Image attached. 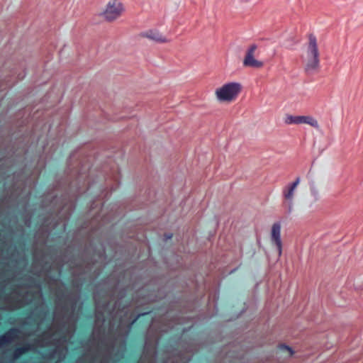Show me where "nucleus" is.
Here are the masks:
<instances>
[{
    "label": "nucleus",
    "instance_id": "nucleus-16",
    "mask_svg": "<svg viewBox=\"0 0 363 363\" xmlns=\"http://www.w3.org/2000/svg\"><path fill=\"white\" fill-rule=\"evenodd\" d=\"M171 238H172V235H169V236H167V238H168V239H170Z\"/></svg>",
    "mask_w": 363,
    "mask_h": 363
},
{
    "label": "nucleus",
    "instance_id": "nucleus-7",
    "mask_svg": "<svg viewBox=\"0 0 363 363\" xmlns=\"http://www.w3.org/2000/svg\"><path fill=\"white\" fill-rule=\"evenodd\" d=\"M284 121L287 125L308 124L315 128H318L319 126L317 120L311 116H292L287 114Z\"/></svg>",
    "mask_w": 363,
    "mask_h": 363
},
{
    "label": "nucleus",
    "instance_id": "nucleus-2",
    "mask_svg": "<svg viewBox=\"0 0 363 363\" xmlns=\"http://www.w3.org/2000/svg\"><path fill=\"white\" fill-rule=\"evenodd\" d=\"M77 300L75 296H65L59 298L54 314V323L34 343L38 347L49 348L48 352L43 353L44 357L57 363L62 361L67 352V343L74 330L77 316L75 309Z\"/></svg>",
    "mask_w": 363,
    "mask_h": 363
},
{
    "label": "nucleus",
    "instance_id": "nucleus-13",
    "mask_svg": "<svg viewBox=\"0 0 363 363\" xmlns=\"http://www.w3.org/2000/svg\"><path fill=\"white\" fill-rule=\"evenodd\" d=\"M294 354V351L292 349L286 346L285 345H280L277 349L276 350L275 354L276 356L283 355L284 358H289Z\"/></svg>",
    "mask_w": 363,
    "mask_h": 363
},
{
    "label": "nucleus",
    "instance_id": "nucleus-4",
    "mask_svg": "<svg viewBox=\"0 0 363 363\" xmlns=\"http://www.w3.org/2000/svg\"><path fill=\"white\" fill-rule=\"evenodd\" d=\"M319 55L316 37L313 34H310L305 60V71L308 74H313L318 72L320 68Z\"/></svg>",
    "mask_w": 363,
    "mask_h": 363
},
{
    "label": "nucleus",
    "instance_id": "nucleus-9",
    "mask_svg": "<svg viewBox=\"0 0 363 363\" xmlns=\"http://www.w3.org/2000/svg\"><path fill=\"white\" fill-rule=\"evenodd\" d=\"M257 50V45L252 44L249 46L245 52L243 60V65L247 67L260 68L263 66V62L255 58V53Z\"/></svg>",
    "mask_w": 363,
    "mask_h": 363
},
{
    "label": "nucleus",
    "instance_id": "nucleus-12",
    "mask_svg": "<svg viewBox=\"0 0 363 363\" xmlns=\"http://www.w3.org/2000/svg\"><path fill=\"white\" fill-rule=\"evenodd\" d=\"M35 348L34 344H27L23 347H20L16 348L12 355V359L13 361L17 360L20 358L23 354L26 353L28 351H33Z\"/></svg>",
    "mask_w": 363,
    "mask_h": 363
},
{
    "label": "nucleus",
    "instance_id": "nucleus-5",
    "mask_svg": "<svg viewBox=\"0 0 363 363\" xmlns=\"http://www.w3.org/2000/svg\"><path fill=\"white\" fill-rule=\"evenodd\" d=\"M242 86L238 82L225 84L216 90V95L220 101L230 102L235 100L241 91Z\"/></svg>",
    "mask_w": 363,
    "mask_h": 363
},
{
    "label": "nucleus",
    "instance_id": "nucleus-14",
    "mask_svg": "<svg viewBox=\"0 0 363 363\" xmlns=\"http://www.w3.org/2000/svg\"><path fill=\"white\" fill-rule=\"evenodd\" d=\"M16 337V332L10 330L6 334L0 336V347L12 342Z\"/></svg>",
    "mask_w": 363,
    "mask_h": 363
},
{
    "label": "nucleus",
    "instance_id": "nucleus-3",
    "mask_svg": "<svg viewBox=\"0 0 363 363\" xmlns=\"http://www.w3.org/2000/svg\"><path fill=\"white\" fill-rule=\"evenodd\" d=\"M41 293L39 286L33 289H27L24 287H16L9 294L6 296L5 306L4 308L6 310H15L21 308L24 305L30 303L34 299H40Z\"/></svg>",
    "mask_w": 363,
    "mask_h": 363
},
{
    "label": "nucleus",
    "instance_id": "nucleus-11",
    "mask_svg": "<svg viewBox=\"0 0 363 363\" xmlns=\"http://www.w3.org/2000/svg\"><path fill=\"white\" fill-rule=\"evenodd\" d=\"M143 37L147 38L157 43H167L168 40L157 30H150L141 34Z\"/></svg>",
    "mask_w": 363,
    "mask_h": 363
},
{
    "label": "nucleus",
    "instance_id": "nucleus-8",
    "mask_svg": "<svg viewBox=\"0 0 363 363\" xmlns=\"http://www.w3.org/2000/svg\"><path fill=\"white\" fill-rule=\"evenodd\" d=\"M300 182V178L298 177L296 179L283 190V196L284 198V206L287 209L288 213H291L292 210L293 199L294 196V191L297 186Z\"/></svg>",
    "mask_w": 363,
    "mask_h": 363
},
{
    "label": "nucleus",
    "instance_id": "nucleus-6",
    "mask_svg": "<svg viewBox=\"0 0 363 363\" xmlns=\"http://www.w3.org/2000/svg\"><path fill=\"white\" fill-rule=\"evenodd\" d=\"M124 11L123 4L118 0H110L101 15L107 21H113L119 18Z\"/></svg>",
    "mask_w": 363,
    "mask_h": 363
},
{
    "label": "nucleus",
    "instance_id": "nucleus-1",
    "mask_svg": "<svg viewBox=\"0 0 363 363\" xmlns=\"http://www.w3.org/2000/svg\"><path fill=\"white\" fill-rule=\"evenodd\" d=\"M106 297L104 301L94 296L96 303V322L94 335L101 337L94 351L89 354L88 363H109L116 362L123 356L125 337L130 325L136 320H131L129 308L116 310L117 303L112 304Z\"/></svg>",
    "mask_w": 363,
    "mask_h": 363
},
{
    "label": "nucleus",
    "instance_id": "nucleus-15",
    "mask_svg": "<svg viewBox=\"0 0 363 363\" xmlns=\"http://www.w3.org/2000/svg\"><path fill=\"white\" fill-rule=\"evenodd\" d=\"M7 285H8V284H6V285H5V286H4V292H5V291H6V287H7Z\"/></svg>",
    "mask_w": 363,
    "mask_h": 363
},
{
    "label": "nucleus",
    "instance_id": "nucleus-10",
    "mask_svg": "<svg viewBox=\"0 0 363 363\" xmlns=\"http://www.w3.org/2000/svg\"><path fill=\"white\" fill-rule=\"evenodd\" d=\"M274 247L280 257L282 253V241L281 239V225L279 223H274Z\"/></svg>",
    "mask_w": 363,
    "mask_h": 363
}]
</instances>
